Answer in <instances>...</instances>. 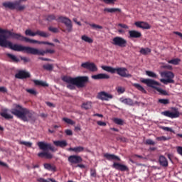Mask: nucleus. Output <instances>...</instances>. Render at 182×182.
<instances>
[{"label":"nucleus","mask_w":182,"mask_h":182,"mask_svg":"<svg viewBox=\"0 0 182 182\" xmlns=\"http://www.w3.org/2000/svg\"><path fill=\"white\" fill-rule=\"evenodd\" d=\"M26 92H28V93H30V95H37L36 91L33 89H28L26 90Z\"/></svg>","instance_id":"obj_50"},{"label":"nucleus","mask_w":182,"mask_h":182,"mask_svg":"<svg viewBox=\"0 0 182 182\" xmlns=\"http://www.w3.org/2000/svg\"><path fill=\"white\" fill-rule=\"evenodd\" d=\"M63 82L65 83H70V85H74L77 87H85L86 83L89 82V77L87 76H77L75 77H72L70 76H64L62 77Z\"/></svg>","instance_id":"obj_4"},{"label":"nucleus","mask_w":182,"mask_h":182,"mask_svg":"<svg viewBox=\"0 0 182 182\" xmlns=\"http://www.w3.org/2000/svg\"><path fill=\"white\" fill-rule=\"evenodd\" d=\"M58 21L61 22L62 23H64L67 29L66 30H62L63 32H68L70 33L72 31H73V25L72 24V20L69 19L68 17H63V16H60L58 17Z\"/></svg>","instance_id":"obj_9"},{"label":"nucleus","mask_w":182,"mask_h":182,"mask_svg":"<svg viewBox=\"0 0 182 182\" xmlns=\"http://www.w3.org/2000/svg\"><path fill=\"white\" fill-rule=\"evenodd\" d=\"M25 34L26 36H41V38H49L50 36V34L49 33H46L45 31H41L39 30H37L36 32H33L31 29H27L25 31Z\"/></svg>","instance_id":"obj_10"},{"label":"nucleus","mask_w":182,"mask_h":182,"mask_svg":"<svg viewBox=\"0 0 182 182\" xmlns=\"http://www.w3.org/2000/svg\"><path fill=\"white\" fill-rule=\"evenodd\" d=\"M129 38L130 39H139V38H141V33L140 31H137L136 30H132L128 32Z\"/></svg>","instance_id":"obj_19"},{"label":"nucleus","mask_w":182,"mask_h":182,"mask_svg":"<svg viewBox=\"0 0 182 182\" xmlns=\"http://www.w3.org/2000/svg\"><path fill=\"white\" fill-rule=\"evenodd\" d=\"M112 98H113L112 95L109 94L105 91H101L98 92L97 95V99H98L99 100L109 102V100H110Z\"/></svg>","instance_id":"obj_14"},{"label":"nucleus","mask_w":182,"mask_h":182,"mask_svg":"<svg viewBox=\"0 0 182 182\" xmlns=\"http://www.w3.org/2000/svg\"><path fill=\"white\" fill-rule=\"evenodd\" d=\"M21 60H23L25 63H28V62H31V59L26 58V57H21Z\"/></svg>","instance_id":"obj_56"},{"label":"nucleus","mask_w":182,"mask_h":182,"mask_svg":"<svg viewBox=\"0 0 182 182\" xmlns=\"http://www.w3.org/2000/svg\"><path fill=\"white\" fill-rule=\"evenodd\" d=\"M125 90H124V87H117V93H120V94L124 93Z\"/></svg>","instance_id":"obj_49"},{"label":"nucleus","mask_w":182,"mask_h":182,"mask_svg":"<svg viewBox=\"0 0 182 182\" xmlns=\"http://www.w3.org/2000/svg\"><path fill=\"white\" fill-rule=\"evenodd\" d=\"M81 39L82 41H84V42H87V43H93V39L86 35L82 36Z\"/></svg>","instance_id":"obj_33"},{"label":"nucleus","mask_w":182,"mask_h":182,"mask_svg":"<svg viewBox=\"0 0 182 182\" xmlns=\"http://www.w3.org/2000/svg\"><path fill=\"white\" fill-rule=\"evenodd\" d=\"M156 140L158 141H166L168 140V139L164 136H162L156 137Z\"/></svg>","instance_id":"obj_48"},{"label":"nucleus","mask_w":182,"mask_h":182,"mask_svg":"<svg viewBox=\"0 0 182 182\" xmlns=\"http://www.w3.org/2000/svg\"><path fill=\"white\" fill-rule=\"evenodd\" d=\"M1 93H8V89L5 87H0Z\"/></svg>","instance_id":"obj_53"},{"label":"nucleus","mask_w":182,"mask_h":182,"mask_svg":"<svg viewBox=\"0 0 182 182\" xmlns=\"http://www.w3.org/2000/svg\"><path fill=\"white\" fill-rule=\"evenodd\" d=\"M102 69L106 72H109V73H117L122 77H132V75L129 73V70L126 68H114L110 66H102Z\"/></svg>","instance_id":"obj_7"},{"label":"nucleus","mask_w":182,"mask_h":182,"mask_svg":"<svg viewBox=\"0 0 182 182\" xmlns=\"http://www.w3.org/2000/svg\"><path fill=\"white\" fill-rule=\"evenodd\" d=\"M43 68L45 70H48V71L53 70V65H52V64H46V65H43Z\"/></svg>","instance_id":"obj_38"},{"label":"nucleus","mask_w":182,"mask_h":182,"mask_svg":"<svg viewBox=\"0 0 182 182\" xmlns=\"http://www.w3.org/2000/svg\"><path fill=\"white\" fill-rule=\"evenodd\" d=\"M112 44L119 48H126L127 46V41L122 37L117 36L112 39Z\"/></svg>","instance_id":"obj_12"},{"label":"nucleus","mask_w":182,"mask_h":182,"mask_svg":"<svg viewBox=\"0 0 182 182\" xmlns=\"http://www.w3.org/2000/svg\"><path fill=\"white\" fill-rule=\"evenodd\" d=\"M132 85L134 86V87H136L137 90H139V92H141L142 93H147V91H146L144 87H143V86H141L140 84L134 83Z\"/></svg>","instance_id":"obj_31"},{"label":"nucleus","mask_w":182,"mask_h":182,"mask_svg":"<svg viewBox=\"0 0 182 182\" xmlns=\"http://www.w3.org/2000/svg\"><path fill=\"white\" fill-rule=\"evenodd\" d=\"M118 26H119L120 28H122V29H129V26H127V24L119 23Z\"/></svg>","instance_id":"obj_52"},{"label":"nucleus","mask_w":182,"mask_h":182,"mask_svg":"<svg viewBox=\"0 0 182 182\" xmlns=\"http://www.w3.org/2000/svg\"><path fill=\"white\" fill-rule=\"evenodd\" d=\"M180 62H181V60H180L179 58H174V59L168 60V63H170L171 65H177L180 63Z\"/></svg>","instance_id":"obj_36"},{"label":"nucleus","mask_w":182,"mask_h":182,"mask_svg":"<svg viewBox=\"0 0 182 182\" xmlns=\"http://www.w3.org/2000/svg\"><path fill=\"white\" fill-rule=\"evenodd\" d=\"M11 113L18 119H21L23 122H31V123L36 122V113L20 105L14 104V108L11 109Z\"/></svg>","instance_id":"obj_2"},{"label":"nucleus","mask_w":182,"mask_h":182,"mask_svg":"<svg viewBox=\"0 0 182 182\" xmlns=\"http://www.w3.org/2000/svg\"><path fill=\"white\" fill-rule=\"evenodd\" d=\"M159 103H161V105H168V103H170V101L167 99H159Z\"/></svg>","instance_id":"obj_44"},{"label":"nucleus","mask_w":182,"mask_h":182,"mask_svg":"<svg viewBox=\"0 0 182 182\" xmlns=\"http://www.w3.org/2000/svg\"><path fill=\"white\" fill-rule=\"evenodd\" d=\"M134 25L137 26V28H141V29H150L151 26L149 24V23L144 21H136L134 23Z\"/></svg>","instance_id":"obj_20"},{"label":"nucleus","mask_w":182,"mask_h":182,"mask_svg":"<svg viewBox=\"0 0 182 182\" xmlns=\"http://www.w3.org/2000/svg\"><path fill=\"white\" fill-rule=\"evenodd\" d=\"M38 59L40 60H44L45 62H51L52 60H50V58H43V57H38Z\"/></svg>","instance_id":"obj_57"},{"label":"nucleus","mask_w":182,"mask_h":182,"mask_svg":"<svg viewBox=\"0 0 182 182\" xmlns=\"http://www.w3.org/2000/svg\"><path fill=\"white\" fill-rule=\"evenodd\" d=\"M104 12H107L108 14H116V12H122V9L117 8H105Z\"/></svg>","instance_id":"obj_27"},{"label":"nucleus","mask_w":182,"mask_h":182,"mask_svg":"<svg viewBox=\"0 0 182 182\" xmlns=\"http://www.w3.org/2000/svg\"><path fill=\"white\" fill-rule=\"evenodd\" d=\"M8 39H9V36L5 34H0V46L1 48H9L15 52H26V53L38 55L39 56H45L46 53H50V55L55 53V50H39L38 48L23 46L19 44H13L12 42L8 41Z\"/></svg>","instance_id":"obj_1"},{"label":"nucleus","mask_w":182,"mask_h":182,"mask_svg":"<svg viewBox=\"0 0 182 182\" xmlns=\"http://www.w3.org/2000/svg\"><path fill=\"white\" fill-rule=\"evenodd\" d=\"M0 34L5 35L9 36V38H12L13 39H16L17 41H21V42H27L28 43H38V45H49L50 46H55L53 43H50L48 41H39L38 40H33L28 38V37H24L21 35V33H16L11 32L6 29H2L0 28Z\"/></svg>","instance_id":"obj_3"},{"label":"nucleus","mask_w":182,"mask_h":182,"mask_svg":"<svg viewBox=\"0 0 182 182\" xmlns=\"http://www.w3.org/2000/svg\"><path fill=\"white\" fill-rule=\"evenodd\" d=\"M112 168L119 171H129V167H127V166L117 162H114Z\"/></svg>","instance_id":"obj_17"},{"label":"nucleus","mask_w":182,"mask_h":182,"mask_svg":"<svg viewBox=\"0 0 182 182\" xmlns=\"http://www.w3.org/2000/svg\"><path fill=\"white\" fill-rule=\"evenodd\" d=\"M146 75H147V76H149V77H157V75L153 71H146Z\"/></svg>","instance_id":"obj_40"},{"label":"nucleus","mask_w":182,"mask_h":182,"mask_svg":"<svg viewBox=\"0 0 182 182\" xmlns=\"http://www.w3.org/2000/svg\"><path fill=\"white\" fill-rule=\"evenodd\" d=\"M161 129H162V130H164L165 132H173L171 128L168 127H161Z\"/></svg>","instance_id":"obj_55"},{"label":"nucleus","mask_w":182,"mask_h":182,"mask_svg":"<svg viewBox=\"0 0 182 182\" xmlns=\"http://www.w3.org/2000/svg\"><path fill=\"white\" fill-rule=\"evenodd\" d=\"M6 112H8V110L5 109L4 112L0 113V115L4 119H6V120H9V119H14V116L7 114Z\"/></svg>","instance_id":"obj_30"},{"label":"nucleus","mask_w":182,"mask_h":182,"mask_svg":"<svg viewBox=\"0 0 182 182\" xmlns=\"http://www.w3.org/2000/svg\"><path fill=\"white\" fill-rule=\"evenodd\" d=\"M65 133L67 134V136H72L73 134V132L70 129H66Z\"/></svg>","instance_id":"obj_58"},{"label":"nucleus","mask_w":182,"mask_h":182,"mask_svg":"<svg viewBox=\"0 0 182 182\" xmlns=\"http://www.w3.org/2000/svg\"><path fill=\"white\" fill-rule=\"evenodd\" d=\"M145 144L148 146H154V144H156V142H154V141H153L152 139H149L146 140Z\"/></svg>","instance_id":"obj_43"},{"label":"nucleus","mask_w":182,"mask_h":182,"mask_svg":"<svg viewBox=\"0 0 182 182\" xmlns=\"http://www.w3.org/2000/svg\"><path fill=\"white\" fill-rule=\"evenodd\" d=\"M68 161L72 166L73 164H79V163H82V161H83V159L80 156L71 155L68 157Z\"/></svg>","instance_id":"obj_16"},{"label":"nucleus","mask_w":182,"mask_h":182,"mask_svg":"<svg viewBox=\"0 0 182 182\" xmlns=\"http://www.w3.org/2000/svg\"><path fill=\"white\" fill-rule=\"evenodd\" d=\"M90 26H91V28H93V29H103V26H102L100 25H97V24H90Z\"/></svg>","instance_id":"obj_47"},{"label":"nucleus","mask_w":182,"mask_h":182,"mask_svg":"<svg viewBox=\"0 0 182 182\" xmlns=\"http://www.w3.org/2000/svg\"><path fill=\"white\" fill-rule=\"evenodd\" d=\"M104 157H105V159H107V160H109V161H112V160H116L117 161H120V157L114 154L106 153L104 154Z\"/></svg>","instance_id":"obj_22"},{"label":"nucleus","mask_w":182,"mask_h":182,"mask_svg":"<svg viewBox=\"0 0 182 182\" xmlns=\"http://www.w3.org/2000/svg\"><path fill=\"white\" fill-rule=\"evenodd\" d=\"M92 79H95V80H99L100 79H110V76L107 74L100 73L97 75H92Z\"/></svg>","instance_id":"obj_21"},{"label":"nucleus","mask_w":182,"mask_h":182,"mask_svg":"<svg viewBox=\"0 0 182 182\" xmlns=\"http://www.w3.org/2000/svg\"><path fill=\"white\" fill-rule=\"evenodd\" d=\"M46 21H48V22H52V21H55L56 16L55 14H50L46 16Z\"/></svg>","instance_id":"obj_39"},{"label":"nucleus","mask_w":182,"mask_h":182,"mask_svg":"<svg viewBox=\"0 0 182 182\" xmlns=\"http://www.w3.org/2000/svg\"><path fill=\"white\" fill-rule=\"evenodd\" d=\"M37 146L39 147L40 150H43V152H40L38 154V157L43 159H53V155L52 154L48 152V150H50V151H55V147L52 146L51 144L45 143L43 141H39L37 143Z\"/></svg>","instance_id":"obj_5"},{"label":"nucleus","mask_w":182,"mask_h":182,"mask_svg":"<svg viewBox=\"0 0 182 182\" xmlns=\"http://www.w3.org/2000/svg\"><path fill=\"white\" fill-rule=\"evenodd\" d=\"M105 4H107L108 5H110V4H114L116 2V0H101Z\"/></svg>","instance_id":"obj_51"},{"label":"nucleus","mask_w":182,"mask_h":182,"mask_svg":"<svg viewBox=\"0 0 182 182\" xmlns=\"http://www.w3.org/2000/svg\"><path fill=\"white\" fill-rule=\"evenodd\" d=\"M41 117H43V118H46V117H48V114H45V113H41L40 114Z\"/></svg>","instance_id":"obj_64"},{"label":"nucleus","mask_w":182,"mask_h":182,"mask_svg":"<svg viewBox=\"0 0 182 182\" xmlns=\"http://www.w3.org/2000/svg\"><path fill=\"white\" fill-rule=\"evenodd\" d=\"M16 79H28L31 77V74L25 70H20L15 75Z\"/></svg>","instance_id":"obj_18"},{"label":"nucleus","mask_w":182,"mask_h":182,"mask_svg":"<svg viewBox=\"0 0 182 182\" xmlns=\"http://www.w3.org/2000/svg\"><path fill=\"white\" fill-rule=\"evenodd\" d=\"M119 101L121 103H124V105H127L128 106H133L134 105V102H133V100L130 98H120Z\"/></svg>","instance_id":"obj_24"},{"label":"nucleus","mask_w":182,"mask_h":182,"mask_svg":"<svg viewBox=\"0 0 182 182\" xmlns=\"http://www.w3.org/2000/svg\"><path fill=\"white\" fill-rule=\"evenodd\" d=\"M156 91L159 92V93H161V95H164V96H167V95H168V93H167V91H166L160 87L156 88Z\"/></svg>","instance_id":"obj_42"},{"label":"nucleus","mask_w":182,"mask_h":182,"mask_svg":"<svg viewBox=\"0 0 182 182\" xmlns=\"http://www.w3.org/2000/svg\"><path fill=\"white\" fill-rule=\"evenodd\" d=\"M97 124H98V126H103V127L107 126L106 122H104L102 121H98Z\"/></svg>","instance_id":"obj_60"},{"label":"nucleus","mask_w":182,"mask_h":182,"mask_svg":"<svg viewBox=\"0 0 182 182\" xmlns=\"http://www.w3.org/2000/svg\"><path fill=\"white\" fill-rule=\"evenodd\" d=\"M37 181H38V182H50V181H48V180H46L43 178H37Z\"/></svg>","instance_id":"obj_59"},{"label":"nucleus","mask_w":182,"mask_h":182,"mask_svg":"<svg viewBox=\"0 0 182 182\" xmlns=\"http://www.w3.org/2000/svg\"><path fill=\"white\" fill-rule=\"evenodd\" d=\"M90 176L91 177H96V169H90Z\"/></svg>","instance_id":"obj_54"},{"label":"nucleus","mask_w":182,"mask_h":182,"mask_svg":"<svg viewBox=\"0 0 182 182\" xmlns=\"http://www.w3.org/2000/svg\"><path fill=\"white\" fill-rule=\"evenodd\" d=\"M44 168L46 170H52L53 171L56 170V167H55V166H52L50 164H44Z\"/></svg>","instance_id":"obj_37"},{"label":"nucleus","mask_w":182,"mask_h":182,"mask_svg":"<svg viewBox=\"0 0 182 182\" xmlns=\"http://www.w3.org/2000/svg\"><path fill=\"white\" fill-rule=\"evenodd\" d=\"M82 109H85V110H89V109H91L92 107V102H86L82 103L81 105Z\"/></svg>","instance_id":"obj_32"},{"label":"nucleus","mask_w":182,"mask_h":182,"mask_svg":"<svg viewBox=\"0 0 182 182\" xmlns=\"http://www.w3.org/2000/svg\"><path fill=\"white\" fill-rule=\"evenodd\" d=\"M159 164L162 166V167H167L168 166V161H167V158L164 156H159Z\"/></svg>","instance_id":"obj_25"},{"label":"nucleus","mask_w":182,"mask_h":182,"mask_svg":"<svg viewBox=\"0 0 182 182\" xmlns=\"http://www.w3.org/2000/svg\"><path fill=\"white\" fill-rule=\"evenodd\" d=\"M172 110L174 112L165 111L162 112L161 114H163V116H166V117H170L171 119H177V117H180V112H178V108L172 107Z\"/></svg>","instance_id":"obj_13"},{"label":"nucleus","mask_w":182,"mask_h":182,"mask_svg":"<svg viewBox=\"0 0 182 182\" xmlns=\"http://www.w3.org/2000/svg\"><path fill=\"white\" fill-rule=\"evenodd\" d=\"M177 151H178V154L182 156V146H178L177 147Z\"/></svg>","instance_id":"obj_62"},{"label":"nucleus","mask_w":182,"mask_h":182,"mask_svg":"<svg viewBox=\"0 0 182 182\" xmlns=\"http://www.w3.org/2000/svg\"><path fill=\"white\" fill-rule=\"evenodd\" d=\"M33 82L36 86H42L43 87H49V84L38 80H33Z\"/></svg>","instance_id":"obj_28"},{"label":"nucleus","mask_w":182,"mask_h":182,"mask_svg":"<svg viewBox=\"0 0 182 182\" xmlns=\"http://www.w3.org/2000/svg\"><path fill=\"white\" fill-rule=\"evenodd\" d=\"M161 76L162 77H166L161 78L160 80V82L161 83H164V85H168V83H174V73L171 71H164L161 73Z\"/></svg>","instance_id":"obj_8"},{"label":"nucleus","mask_w":182,"mask_h":182,"mask_svg":"<svg viewBox=\"0 0 182 182\" xmlns=\"http://www.w3.org/2000/svg\"><path fill=\"white\" fill-rule=\"evenodd\" d=\"M28 0H18L14 2L12 1H5L2 3V6L5 9H11V11H14L16 9V11H25L26 9V6L25 5H21V2H26Z\"/></svg>","instance_id":"obj_6"},{"label":"nucleus","mask_w":182,"mask_h":182,"mask_svg":"<svg viewBox=\"0 0 182 182\" xmlns=\"http://www.w3.org/2000/svg\"><path fill=\"white\" fill-rule=\"evenodd\" d=\"M63 122H65L68 124H71V125L75 124V122H73V120H72L69 118L64 117V118H63Z\"/></svg>","instance_id":"obj_41"},{"label":"nucleus","mask_w":182,"mask_h":182,"mask_svg":"<svg viewBox=\"0 0 182 182\" xmlns=\"http://www.w3.org/2000/svg\"><path fill=\"white\" fill-rule=\"evenodd\" d=\"M68 151H74V153H82L83 151H85V147L83 146H76V147H74V148H72V147H70L68 149Z\"/></svg>","instance_id":"obj_26"},{"label":"nucleus","mask_w":182,"mask_h":182,"mask_svg":"<svg viewBox=\"0 0 182 182\" xmlns=\"http://www.w3.org/2000/svg\"><path fill=\"white\" fill-rule=\"evenodd\" d=\"M73 85H74L73 84L68 83V85H67V87L68 89H70L71 90H73V89H75V86Z\"/></svg>","instance_id":"obj_61"},{"label":"nucleus","mask_w":182,"mask_h":182,"mask_svg":"<svg viewBox=\"0 0 182 182\" xmlns=\"http://www.w3.org/2000/svg\"><path fill=\"white\" fill-rule=\"evenodd\" d=\"M113 122L115 124H118L119 126H123V124H124V121L120 118H114Z\"/></svg>","instance_id":"obj_35"},{"label":"nucleus","mask_w":182,"mask_h":182,"mask_svg":"<svg viewBox=\"0 0 182 182\" xmlns=\"http://www.w3.org/2000/svg\"><path fill=\"white\" fill-rule=\"evenodd\" d=\"M48 31H50V32H53V33H58L59 32V29H58V28L52 26L48 27Z\"/></svg>","instance_id":"obj_45"},{"label":"nucleus","mask_w":182,"mask_h":182,"mask_svg":"<svg viewBox=\"0 0 182 182\" xmlns=\"http://www.w3.org/2000/svg\"><path fill=\"white\" fill-rule=\"evenodd\" d=\"M175 35H178V37L181 38V39H182V33L178 32V31H175L174 32Z\"/></svg>","instance_id":"obj_63"},{"label":"nucleus","mask_w":182,"mask_h":182,"mask_svg":"<svg viewBox=\"0 0 182 182\" xmlns=\"http://www.w3.org/2000/svg\"><path fill=\"white\" fill-rule=\"evenodd\" d=\"M139 52L141 55H149V53H151V49L149 48H141Z\"/></svg>","instance_id":"obj_34"},{"label":"nucleus","mask_w":182,"mask_h":182,"mask_svg":"<svg viewBox=\"0 0 182 182\" xmlns=\"http://www.w3.org/2000/svg\"><path fill=\"white\" fill-rule=\"evenodd\" d=\"M53 144H55L56 147L65 149V147L68 146V142L66 141V140L53 141Z\"/></svg>","instance_id":"obj_23"},{"label":"nucleus","mask_w":182,"mask_h":182,"mask_svg":"<svg viewBox=\"0 0 182 182\" xmlns=\"http://www.w3.org/2000/svg\"><path fill=\"white\" fill-rule=\"evenodd\" d=\"M6 55L9 59H11V62H14V63H18V62H20L19 58H18V57H16L15 55L11 53H6Z\"/></svg>","instance_id":"obj_29"},{"label":"nucleus","mask_w":182,"mask_h":182,"mask_svg":"<svg viewBox=\"0 0 182 182\" xmlns=\"http://www.w3.org/2000/svg\"><path fill=\"white\" fill-rule=\"evenodd\" d=\"M20 144H23V146H26V147H32V143L31 142L21 141H20Z\"/></svg>","instance_id":"obj_46"},{"label":"nucleus","mask_w":182,"mask_h":182,"mask_svg":"<svg viewBox=\"0 0 182 182\" xmlns=\"http://www.w3.org/2000/svg\"><path fill=\"white\" fill-rule=\"evenodd\" d=\"M81 68L87 69L90 72H97V66L94 63L85 62L81 64Z\"/></svg>","instance_id":"obj_15"},{"label":"nucleus","mask_w":182,"mask_h":182,"mask_svg":"<svg viewBox=\"0 0 182 182\" xmlns=\"http://www.w3.org/2000/svg\"><path fill=\"white\" fill-rule=\"evenodd\" d=\"M140 82H141V83H144L145 85H146L148 87H152V89H155V90H156V89L158 88L156 86H160V83H159V82L155 81L152 79L141 78Z\"/></svg>","instance_id":"obj_11"}]
</instances>
